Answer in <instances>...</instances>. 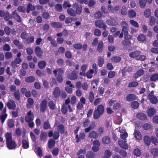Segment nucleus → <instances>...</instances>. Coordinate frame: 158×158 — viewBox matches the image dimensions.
Returning a JSON list of instances; mask_svg holds the SVG:
<instances>
[{
	"label": "nucleus",
	"instance_id": "0eeeda50",
	"mask_svg": "<svg viewBox=\"0 0 158 158\" xmlns=\"http://www.w3.org/2000/svg\"><path fill=\"white\" fill-rule=\"evenodd\" d=\"M34 118V115L31 111H29L27 113V115L25 117V121L27 122H29L32 121Z\"/></svg>",
	"mask_w": 158,
	"mask_h": 158
},
{
	"label": "nucleus",
	"instance_id": "72a5a7b5",
	"mask_svg": "<svg viewBox=\"0 0 158 158\" xmlns=\"http://www.w3.org/2000/svg\"><path fill=\"white\" fill-rule=\"evenodd\" d=\"M47 136V133L45 132H41V133L40 137V139L43 141L46 140Z\"/></svg>",
	"mask_w": 158,
	"mask_h": 158
},
{
	"label": "nucleus",
	"instance_id": "f8f14e48",
	"mask_svg": "<svg viewBox=\"0 0 158 158\" xmlns=\"http://www.w3.org/2000/svg\"><path fill=\"white\" fill-rule=\"evenodd\" d=\"M16 10H15L11 14L12 16L19 23L21 22L20 16L17 13Z\"/></svg>",
	"mask_w": 158,
	"mask_h": 158
},
{
	"label": "nucleus",
	"instance_id": "f257e3e1",
	"mask_svg": "<svg viewBox=\"0 0 158 158\" xmlns=\"http://www.w3.org/2000/svg\"><path fill=\"white\" fill-rule=\"evenodd\" d=\"M4 135L8 148L9 150L15 149L17 147L16 143L15 140L12 138L11 133L7 132L5 133Z\"/></svg>",
	"mask_w": 158,
	"mask_h": 158
},
{
	"label": "nucleus",
	"instance_id": "423d86ee",
	"mask_svg": "<svg viewBox=\"0 0 158 158\" xmlns=\"http://www.w3.org/2000/svg\"><path fill=\"white\" fill-rule=\"evenodd\" d=\"M47 102L45 100H43L40 104V111L44 112L45 111L47 108Z\"/></svg>",
	"mask_w": 158,
	"mask_h": 158
},
{
	"label": "nucleus",
	"instance_id": "5fc2aeb1",
	"mask_svg": "<svg viewBox=\"0 0 158 158\" xmlns=\"http://www.w3.org/2000/svg\"><path fill=\"white\" fill-rule=\"evenodd\" d=\"M104 61V58L101 56H99L98 59V64L100 67L102 66Z\"/></svg>",
	"mask_w": 158,
	"mask_h": 158
},
{
	"label": "nucleus",
	"instance_id": "a878e982",
	"mask_svg": "<svg viewBox=\"0 0 158 158\" xmlns=\"http://www.w3.org/2000/svg\"><path fill=\"white\" fill-rule=\"evenodd\" d=\"M51 25L53 27L57 28H61L62 27V24L60 23L53 22L51 23Z\"/></svg>",
	"mask_w": 158,
	"mask_h": 158
},
{
	"label": "nucleus",
	"instance_id": "4468645a",
	"mask_svg": "<svg viewBox=\"0 0 158 158\" xmlns=\"http://www.w3.org/2000/svg\"><path fill=\"white\" fill-rule=\"evenodd\" d=\"M8 108L10 109L14 110L15 109L16 105L15 103L13 100L9 101L7 104Z\"/></svg>",
	"mask_w": 158,
	"mask_h": 158
},
{
	"label": "nucleus",
	"instance_id": "c85d7f7f",
	"mask_svg": "<svg viewBox=\"0 0 158 158\" xmlns=\"http://www.w3.org/2000/svg\"><path fill=\"white\" fill-rule=\"evenodd\" d=\"M48 147L49 149H52L55 145V142L53 139H51L48 141Z\"/></svg>",
	"mask_w": 158,
	"mask_h": 158
},
{
	"label": "nucleus",
	"instance_id": "6e6d98bb",
	"mask_svg": "<svg viewBox=\"0 0 158 158\" xmlns=\"http://www.w3.org/2000/svg\"><path fill=\"white\" fill-rule=\"evenodd\" d=\"M131 105L132 107L134 109L137 108L139 106V103L136 101H134L132 102L131 103Z\"/></svg>",
	"mask_w": 158,
	"mask_h": 158
},
{
	"label": "nucleus",
	"instance_id": "6ab92c4d",
	"mask_svg": "<svg viewBox=\"0 0 158 158\" xmlns=\"http://www.w3.org/2000/svg\"><path fill=\"white\" fill-rule=\"evenodd\" d=\"M148 98L149 99L150 101L152 103L156 104L157 102V99L156 97L154 95L149 94Z\"/></svg>",
	"mask_w": 158,
	"mask_h": 158
},
{
	"label": "nucleus",
	"instance_id": "bf43d9fd",
	"mask_svg": "<svg viewBox=\"0 0 158 158\" xmlns=\"http://www.w3.org/2000/svg\"><path fill=\"white\" fill-rule=\"evenodd\" d=\"M130 23L133 26L138 28L139 27V24L138 23L133 20H131L130 21Z\"/></svg>",
	"mask_w": 158,
	"mask_h": 158
},
{
	"label": "nucleus",
	"instance_id": "0e129e2a",
	"mask_svg": "<svg viewBox=\"0 0 158 158\" xmlns=\"http://www.w3.org/2000/svg\"><path fill=\"white\" fill-rule=\"evenodd\" d=\"M116 75V72L114 71H111L109 72L108 74V77L112 78L115 77Z\"/></svg>",
	"mask_w": 158,
	"mask_h": 158
},
{
	"label": "nucleus",
	"instance_id": "6e6552de",
	"mask_svg": "<svg viewBox=\"0 0 158 158\" xmlns=\"http://www.w3.org/2000/svg\"><path fill=\"white\" fill-rule=\"evenodd\" d=\"M96 127V125L94 122H92L90 123L89 127L85 129V131L86 133L89 132L91 130L95 129Z\"/></svg>",
	"mask_w": 158,
	"mask_h": 158
},
{
	"label": "nucleus",
	"instance_id": "ea45409f",
	"mask_svg": "<svg viewBox=\"0 0 158 158\" xmlns=\"http://www.w3.org/2000/svg\"><path fill=\"white\" fill-rule=\"evenodd\" d=\"M150 81H156L158 80V74L155 73L152 75L150 78Z\"/></svg>",
	"mask_w": 158,
	"mask_h": 158
},
{
	"label": "nucleus",
	"instance_id": "f03ea898",
	"mask_svg": "<svg viewBox=\"0 0 158 158\" xmlns=\"http://www.w3.org/2000/svg\"><path fill=\"white\" fill-rule=\"evenodd\" d=\"M104 111V108L102 105H99L97 107L94 114V118L95 119H97L102 114Z\"/></svg>",
	"mask_w": 158,
	"mask_h": 158
},
{
	"label": "nucleus",
	"instance_id": "864d4df0",
	"mask_svg": "<svg viewBox=\"0 0 158 158\" xmlns=\"http://www.w3.org/2000/svg\"><path fill=\"white\" fill-rule=\"evenodd\" d=\"M94 73V71L93 69H91L87 72L86 76L88 78L90 79L92 77V74Z\"/></svg>",
	"mask_w": 158,
	"mask_h": 158
},
{
	"label": "nucleus",
	"instance_id": "13d9d810",
	"mask_svg": "<svg viewBox=\"0 0 158 158\" xmlns=\"http://www.w3.org/2000/svg\"><path fill=\"white\" fill-rule=\"evenodd\" d=\"M27 102L28 104H27V106L28 108H30L31 105L34 103V101L31 98H29L27 99Z\"/></svg>",
	"mask_w": 158,
	"mask_h": 158
},
{
	"label": "nucleus",
	"instance_id": "393cba45",
	"mask_svg": "<svg viewBox=\"0 0 158 158\" xmlns=\"http://www.w3.org/2000/svg\"><path fill=\"white\" fill-rule=\"evenodd\" d=\"M136 97L135 95L133 94H130L128 95L126 98L127 101H131L135 99Z\"/></svg>",
	"mask_w": 158,
	"mask_h": 158
},
{
	"label": "nucleus",
	"instance_id": "1a4fd4ad",
	"mask_svg": "<svg viewBox=\"0 0 158 158\" xmlns=\"http://www.w3.org/2000/svg\"><path fill=\"white\" fill-rule=\"evenodd\" d=\"M73 8L76 9L75 13L76 14H80L81 13L82 9L81 6L78 4L77 3H75L73 5Z\"/></svg>",
	"mask_w": 158,
	"mask_h": 158
},
{
	"label": "nucleus",
	"instance_id": "bb28decb",
	"mask_svg": "<svg viewBox=\"0 0 158 158\" xmlns=\"http://www.w3.org/2000/svg\"><path fill=\"white\" fill-rule=\"evenodd\" d=\"M134 134L135 137L137 139L140 140L142 139L141 133L138 131H135Z\"/></svg>",
	"mask_w": 158,
	"mask_h": 158
},
{
	"label": "nucleus",
	"instance_id": "f3484780",
	"mask_svg": "<svg viewBox=\"0 0 158 158\" xmlns=\"http://www.w3.org/2000/svg\"><path fill=\"white\" fill-rule=\"evenodd\" d=\"M106 23L108 25L111 26H115L118 23L117 21L112 18L107 20Z\"/></svg>",
	"mask_w": 158,
	"mask_h": 158
},
{
	"label": "nucleus",
	"instance_id": "338daca9",
	"mask_svg": "<svg viewBox=\"0 0 158 158\" xmlns=\"http://www.w3.org/2000/svg\"><path fill=\"white\" fill-rule=\"evenodd\" d=\"M17 10L19 12L22 13H24L26 11L25 7L22 6H19L18 7Z\"/></svg>",
	"mask_w": 158,
	"mask_h": 158
},
{
	"label": "nucleus",
	"instance_id": "69168bd1",
	"mask_svg": "<svg viewBox=\"0 0 158 158\" xmlns=\"http://www.w3.org/2000/svg\"><path fill=\"white\" fill-rule=\"evenodd\" d=\"M61 111L64 114H65L68 111L67 106L65 105H63L61 109Z\"/></svg>",
	"mask_w": 158,
	"mask_h": 158
},
{
	"label": "nucleus",
	"instance_id": "7ed1b4c3",
	"mask_svg": "<svg viewBox=\"0 0 158 158\" xmlns=\"http://www.w3.org/2000/svg\"><path fill=\"white\" fill-rule=\"evenodd\" d=\"M122 27V32L124 33L125 36L127 35L128 34V28L129 26L127 23L125 21H123L120 23Z\"/></svg>",
	"mask_w": 158,
	"mask_h": 158
},
{
	"label": "nucleus",
	"instance_id": "a19ab883",
	"mask_svg": "<svg viewBox=\"0 0 158 158\" xmlns=\"http://www.w3.org/2000/svg\"><path fill=\"white\" fill-rule=\"evenodd\" d=\"M68 13L70 16H76V14L74 10L72 8L68 9L67 10Z\"/></svg>",
	"mask_w": 158,
	"mask_h": 158
},
{
	"label": "nucleus",
	"instance_id": "052dcab7",
	"mask_svg": "<svg viewBox=\"0 0 158 158\" xmlns=\"http://www.w3.org/2000/svg\"><path fill=\"white\" fill-rule=\"evenodd\" d=\"M90 123V120L89 119H86L84 120L82 123V126L84 127H87Z\"/></svg>",
	"mask_w": 158,
	"mask_h": 158
},
{
	"label": "nucleus",
	"instance_id": "8fccbe9b",
	"mask_svg": "<svg viewBox=\"0 0 158 158\" xmlns=\"http://www.w3.org/2000/svg\"><path fill=\"white\" fill-rule=\"evenodd\" d=\"M38 65L40 69H42L45 67L46 66V63L44 61L42 60L39 62L38 63Z\"/></svg>",
	"mask_w": 158,
	"mask_h": 158
},
{
	"label": "nucleus",
	"instance_id": "f704fd0d",
	"mask_svg": "<svg viewBox=\"0 0 158 158\" xmlns=\"http://www.w3.org/2000/svg\"><path fill=\"white\" fill-rule=\"evenodd\" d=\"M120 132L121 133L120 137L121 138L123 139H126V138L128 136V134L125 131H120Z\"/></svg>",
	"mask_w": 158,
	"mask_h": 158
},
{
	"label": "nucleus",
	"instance_id": "2eb2a0df",
	"mask_svg": "<svg viewBox=\"0 0 158 158\" xmlns=\"http://www.w3.org/2000/svg\"><path fill=\"white\" fill-rule=\"evenodd\" d=\"M141 51H135L130 53L129 56L132 58H137L141 54Z\"/></svg>",
	"mask_w": 158,
	"mask_h": 158
},
{
	"label": "nucleus",
	"instance_id": "c756f323",
	"mask_svg": "<svg viewBox=\"0 0 158 158\" xmlns=\"http://www.w3.org/2000/svg\"><path fill=\"white\" fill-rule=\"evenodd\" d=\"M151 138L148 136H145L144 138L143 141L145 144L148 146L150 145L151 143Z\"/></svg>",
	"mask_w": 158,
	"mask_h": 158
},
{
	"label": "nucleus",
	"instance_id": "4be33fe9",
	"mask_svg": "<svg viewBox=\"0 0 158 158\" xmlns=\"http://www.w3.org/2000/svg\"><path fill=\"white\" fill-rule=\"evenodd\" d=\"M156 113V110L153 108H150L147 110L148 115L149 117H152Z\"/></svg>",
	"mask_w": 158,
	"mask_h": 158
},
{
	"label": "nucleus",
	"instance_id": "79ce46f5",
	"mask_svg": "<svg viewBox=\"0 0 158 158\" xmlns=\"http://www.w3.org/2000/svg\"><path fill=\"white\" fill-rule=\"evenodd\" d=\"M14 44L16 46H18L19 49H23V46L21 44H20L19 40H15L14 41Z\"/></svg>",
	"mask_w": 158,
	"mask_h": 158
},
{
	"label": "nucleus",
	"instance_id": "aec40b11",
	"mask_svg": "<svg viewBox=\"0 0 158 158\" xmlns=\"http://www.w3.org/2000/svg\"><path fill=\"white\" fill-rule=\"evenodd\" d=\"M144 71L143 69H141L138 70L134 75V77L135 79H136L139 77L142 76L144 73Z\"/></svg>",
	"mask_w": 158,
	"mask_h": 158
},
{
	"label": "nucleus",
	"instance_id": "7c9ffc66",
	"mask_svg": "<svg viewBox=\"0 0 158 158\" xmlns=\"http://www.w3.org/2000/svg\"><path fill=\"white\" fill-rule=\"evenodd\" d=\"M136 116L138 118L142 120H145L147 118V115L142 113L138 114Z\"/></svg>",
	"mask_w": 158,
	"mask_h": 158
},
{
	"label": "nucleus",
	"instance_id": "774afa93",
	"mask_svg": "<svg viewBox=\"0 0 158 158\" xmlns=\"http://www.w3.org/2000/svg\"><path fill=\"white\" fill-rule=\"evenodd\" d=\"M55 9L57 11L61 12L62 10V6L60 4H57L55 6Z\"/></svg>",
	"mask_w": 158,
	"mask_h": 158
},
{
	"label": "nucleus",
	"instance_id": "9d476101",
	"mask_svg": "<svg viewBox=\"0 0 158 158\" xmlns=\"http://www.w3.org/2000/svg\"><path fill=\"white\" fill-rule=\"evenodd\" d=\"M127 139H125L124 141L122 140H119L118 141V144L119 146L122 148L127 149L128 148V146L126 143Z\"/></svg>",
	"mask_w": 158,
	"mask_h": 158
},
{
	"label": "nucleus",
	"instance_id": "e433bc0d",
	"mask_svg": "<svg viewBox=\"0 0 158 158\" xmlns=\"http://www.w3.org/2000/svg\"><path fill=\"white\" fill-rule=\"evenodd\" d=\"M144 15L146 18H148L151 15L150 9L149 8L146 9L144 11Z\"/></svg>",
	"mask_w": 158,
	"mask_h": 158
},
{
	"label": "nucleus",
	"instance_id": "20e7f679",
	"mask_svg": "<svg viewBox=\"0 0 158 158\" xmlns=\"http://www.w3.org/2000/svg\"><path fill=\"white\" fill-rule=\"evenodd\" d=\"M22 60L20 58H16L15 59L14 61H12L11 63V65L13 68L15 69L17 67L18 65L17 64H19L22 61Z\"/></svg>",
	"mask_w": 158,
	"mask_h": 158
},
{
	"label": "nucleus",
	"instance_id": "603ef678",
	"mask_svg": "<svg viewBox=\"0 0 158 158\" xmlns=\"http://www.w3.org/2000/svg\"><path fill=\"white\" fill-rule=\"evenodd\" d=\"M35 78L33 76H30L26 78L25 79V81L27 82H32L35 81Z\"/></svg>",
	"mask_w": 158,
	"mask_h": 158
},
{
	"label": "nucleus",
	"instance_id": "2f4dec72",
	"mask_svg": "<svg viewBox=\"0 0 158 158\" xmlns=\"http://www.w3.org/2000/svg\"><path fill=\"white\" fill-rule=\"evenodd\" d=\"M14 96L16 99L19 100L20 98V95L19 89L15 91L13 94Z\"/></svg>",
	"mask_w": 158,
	"mask_h": 158
},
{
	"label": "nucleus",
	"instance_id": "39448f33",
	"mask_svg": "<svg viewBox=\"0 0 158 158\" xmlns=\"http://www.w3.org/2000/svg\"><path fill=\"white\" fill-rule=\"evenodd\" d=\"M95 24L96 27L102 28L104 30H105L106 29V25L102 20H98L97 21L95 22Z\"/></svg>",
	"mask_w": 158,
	"mask_h": 158
},
{
	"label": "nucleus",
	"instance_id": "b1692460",
	"mask_svg": "<svg viewBox=\"0 0 158 158\" xmlns=\"http://www.w3.org/2000/svg\"><path fill=\"white\" fill-rule=\"evenodd\" d=\"M77 77H78L77 74L74 72L69 74L68 76V78L71 80L77 79Z\"/></svg>",
	"mask_w": 158,
	"mask_h": 158
},
{
	"label": "nucleus",
	"instance_id": "3c124183",
	"mask_svg": "<svg viewBox=\"0 0 158 158\" xmlns=\"http://www.w3.org/2000/svg\"><path fill=\"white\" fill-rule=\"evenodd\" d=\"M43 127L44 128L45 130L51 128V125L48 121H47L45 122L44 123Z\"/></svg>",
	"mask_w": 158,
	"mask_h": 158
},
{
	"label": "nucleus",
	"instance_id": "680f3d73",
	"mask_svg": "<svg viewBox=\"0 0 158 158\" xmlns=\"http://www.w3.org/2000/svg\"><path fill=\"white\" fill-rule=\"evenodd\" d=\"M121 60V58L119 56H115L111 59V61L114 62L118 63Z\"/></svg>",
	"mask_w": 158,
	"mask_h": 158
},
{
	"label": "nucleus",
	"instance_id": "c9c22d12",
	"mask_svg": "<svg viewBox=\"0 0 158 158\" xmlns=\"http://www.w3.org/2000/svg\"><path fill=\"white\" fill-rule=\"evenodd\" d=\"M128 15L130 18H132L136 16V13L133 10H130L128 12Z\"/></svg>",
	"mask_w": 158,
	"mask_h": 158
},
{
	"label": "nucleus",
	"instance_id": "a211bd4d",
	"mask_svg": "<svg viewBox=\"0 0 158 158\" xmlns=\"http://www.w3.org/2000/svg\"><path fill=\"white\" fill-rule=\"evenodd\" d=\"M6 109H4L2 114L0 116V119L1 120L2 123H4L7 116V114H6Z\"/></svg>",
	"mask_w": 158,
	"mask_h": 158
},
{
	"label": "nucleus",
	"instance_id": "4c0bfd02",
	"mask_svg": "<svg viewBox=\"0 0 158 158\" xmlns=\"http://www.w3.org/2000/svg\"><path fill=\"white\" fill-rule=\"evenodd\" d=\"M139 4L140 8H143L146 6L147 0H139Z\"/></svg>",
	"mask_w": 158,
	"mask_h": 158
},
{
	"label": "nucleus",
	"instance_id": "4d7b16f0",
	"mask_svg": "<svg viewBox=\"0 0 158 158\" xmlns=\"http://www.w3.org/2000/svg\"><path fill=\"white\" fill-rule=\"evenodd\" d=\"M102 13L101 11H98L94 14V17L95 19H99L102 17Z\"/></svg>",
	"mask_w": 158,
	"mask_h": 158
},
{
	"label": "nucleus",
	"instance_id": "dca6fc26",
	"mask_svg": "<svg viewBox=\"0 0 158 158\" xmlns=\"http://www.w3.org/2000/svg\"><path fill=\"white\" fill-rule=\"evenodd\" d=\"M36 55L39 57H42L43 54V51L39 47H36L35 50Z\"/></svg>",
	"mask_w": 158,
	"mask_h": 158
},
{
	"label": "nucleus",
	"instance_id": "37998d69",
	"mask_svg": "<svg viewBox=\"0 0 158 158\" xmlns=\"http://www.w3.org/2000/svg\"><path fill=\"white\" fill-rule=\"evenodd\" d=\"M137 38L138 40L140 41H143L146 40L145 36L143 34H141L139 35Z\"/></svg>",
	"mask_w": 158,
	"mask_h": 158
},
{
	"label": "nucleus",
	"instance_id": "de8ad7c7",
	"mask_svg": "<svg viewBox=\"0 0 158 158\" xmlns=\"http://www.w3.org/2000/svg\"><path fill=\"white\" fill-rule=\"evenodd\" d=\"M22 145L23 147L25 149H27L29 147L28 142L26 140H23L22 141Z\"/></svg>",
	"mask_w": 158,
	"mask_h": 158
},
{
	"label": "nucleus",
	"instance_id": "58836bf2",
	"mask_svg": "<svg viewBox=\"0 0 158 158\" xmlns=\"http://www.w3.org/2000/svg\"><path fill=\"white\" fill-rule=\"evenodd\" d=\"M151 141L155 146L158 145V139L155 136H151Z\"/></svg>",
	"mask_w": 158,
	"mask_h": 158
},
{
	"label": "nucleus",
	"instance_id": "a18cd8bd",
	"mask_svg": "<svg viewBox=\"0 0 158 158\" xmlns=\"http://www.w3.org/2000/svg\"><path fill=\"white\" fill-rule=\"evenodd\" d=\"M103 48V43L102 41L100 42L98 46L97 51L98 52H101L102 51Z\"/></svg>",
	"mask_w": 158,
	"mask_h": 158
},
{
	"label": "nucleus",
	"instance_id": "e2e57ef3",
	"mask_svg": "<svg viewBox=\"0 0 158 158\" xmlns=\"http://www.w3.org/2000/svg\"><path fill=\"white\" fill-rule=\"evenodd\" d=\"M151 152L154 156H158V149L156 148H153L151 149Z\"/></svg>",
	"mask_w": 158,
	"mask_h": 158
},
{
	"label": "nucleus",
	"instance_id": "9b49d317",
	"mask_svg": "<svg viewBox=\"0 0 158 158\" xmlns=\"http://www.w3.org/2000/svg\"><path fill=\"white\" fill-rule=\"evenodd\" d=\"M52 94L54 97L58 98L61 94V91L60 88L58 87H55L54 89Z\"/></svg>",
	"mask_w": 158,
	"mask_h": 158
},
{
	"label": "nucleus",
	"instance_id": "412c9836",
	"mask_svg": "<svg viewBox=\"0 0 158 158\" xmlns=\"http://www.w3.org/2000/svg\"><path fill=\"white\" fill-rule=\"evenodd\" d=\"M57 131L60 134H64L65 131V128L64 126L62 124L59 125L57 126Z\"/></svg>",
	"mask_w": 158,
	"mask_h": 158
},
{
	"label": "nucleus",
	"instance_id": "49530a36",
	"mask_svg": "<svg viewBox=\"0 0 158 158\" xmlns=\"http://www.w3.org/2000/svg\"><path fill=\"white\" fill-rule=\"evenodd\" d=\"M86 156L87 158H94L95 154L92 151H89L87 152Z\"/></svg>",
	"mask_w": 158,
	"mask_h": 158
},
{
	"label": "nucleus",
	"instance_id": "09e8293b",
	"mask_svg": "<svg viewBox=\"0 0 158 158\" xmlns=\"http://www.w3.org/2000/svg\"><path fill=\"white\" fill-rule=\"evenodd\" d=\"M58 73V75H61V74L63 73V70L62 69H55L53 71L54 74L55 75V76H56L57 74V73Z\"/></svg>",
	"mask_w": 158,
	"mask_h": 158
},
{
	"label": "nucleus",
	"instance_id": "473e14b6",
	"mask_svg": "<svg viewBox=\"0 0 158 158\" xmlns=\"http://www.w3.org/2000/svg\"><path fill=\"white\" fill-rule=\"evenodd\" d=\"M112 153L108 150H105L103 158H109L110 157Z\"/></svg>",
	"mask_w": 158,
	"mask_h": 158
},
{
	"label": "nucleus",
	"instance_id": "ddd939ff",
	"mask_svg": "<svg viewBox=\"0 0 158 158\" xmlns=\"http://www.w3.org/2000/svg\"><path fill=\"white\" fill-rule=\"evenodd\" d=\"M98 134L95 131H90L88 135V137L90 138L96 139L98 138Z\"/></svg>",
	"mask_w": 158,
	"mask_h": 158
},
{
	"label": "nucleus",
	"instance_id": "c03bdc74",
	"mask_svg": "<svg viewBox=\"0 0 158 158\" xmlns=\"http://www.w3.org/2000/svg\"><path fill=\"white\" fill-rule=\"evenodd\" d=\"M8 127L10 128H12L14 126V122L12 119H9L7 121Z\"/></svg>",
	"mask_w": 158,
	"mask_h": 158
},
{
	"label": "nucleus",
	"instance_id": "cd10ccee",
	"mask_svg": "<svg viewBox=\"0 0 158 158\" xmlns=\"http://www.w3.org/2000/svg\"><path fill=\"white\" fill-rule=\"evenodd\" d=\"M35 9V7L33 6L31 3H29L27 6L26 11L27 13H29L30 12V10H33Z\"/></svg>",
	"mask_w": 158,
	"mask_h": 158
},
{
	"label": "nucleus",
	"instance_id": "5701e85b",
	"mask_svg": "<svg viewBox=\"0 0 158 158\" xmlns=\"http://www.w3.org/2000/svg\"><path fill=\"white\" fill-rule=\"evenodd\" d=\"M102 142L105 145L109 144L110 143V138L108 136H105L102 138Z\"/></svg>",
	"mask_w": 158,
	"mask_h": 158
}]
</instances>
